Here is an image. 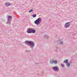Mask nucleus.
<instances>
[{
    "label": "nucleus",
    "mask_w": 77,
    "mask_h": 77,
    "mask_svg": "<svg viewBox=\"0 0 77 77\" xmlns=\"http://www.w3.org/2000/svg\"><path fill=\"white\" fill-rule=\"evenodd\" d=\"M71 63V61L69 62V63H67L66 64V65L67 67L69 68V67H70V64Z\"/></svg>",
    "instance_id": "nucleus-8"
},
{
    "label": "nucleus",
    "mask_w": 77,
    "mask_h": 77,
    "mask_svg": "<svg viewBox=\"0 0 77 77\" xmlns=\"http://www.w3.org/2000/svg\"><path fill=\"white\" fill-rule=\"evenodd\" d=\"M61 66L63 67H63L65 66L64 64H61Z\"/></svg>",
    "instance_id": "nucleus-16"
},
{
    "label": "nucleus",
    "mask_w": 77,
    "mask_h": 77,
    "mask_svg": "<svg viewBox=\"0 0 77 77\" xmlns=\"http://www.w3.org/2000/svg\"><path fill=\"white\" fill-rule=\"evenodd\" d=\"M8 3H5V6H7V7H8V6H11V4H8Z\"/></svg>",
    "instance_id": "nucleus-10"
},
{
    "label": "nucleus",
    "mask_w": 77,
    "mask_h": 77,
    "mask_svg": "<svg viewBox=\"0 0 77 77\" xmlns=\"http://www.w3.org/2000/svg\"><path fill=\"white\" fill-rule=\"evenodd\" d=\"M32 16L33 18H35V17H36V14H34L32 15Z\"/></svg>",
    "instance_id": "nucleus-15"
},
{
    "label": "nucleus",
    "mask_w": 77,
    "mask_h": 77,
    "mask_svg": "<svg viewBox=\"0 0 77 77\" xmlns=\"http://www.w3.org/2000/svg\"><path fill=\"white\" fill-rule=\"evenodd\" d=\"M25 43V44L29 45L30 47L32 49L33 48V47L35 45L34 43L32 41H26Z\"/></svg>",
    "instance_id": "nucleus-1"
},
{
    "label": "nucleus",
    "mask_w": 77,
    "mask_h": 77,
    "mask_svg": "<svg viewBox=\"0 0 77 77\" xmlns=\"http://www.w3.org/2000/svg\"><path fill=\"white\" fill-rule=\"evenodd\" d=\"M52 69L54 71H59V67L57 66H55L52 68Z\"/></svg>",
    "instance_id": "nucleus-4"
},
{
    "label": "nucleus",
    "mask_w": 77,
    "mask_h": 77,
    "mask_svg": "<svg viewBox=\"0 0 77 77\" xmlns=\"http://www.w3.org/2000/svg\"><path fill=\"white\" fill-rule=\"evenodd\" d=\"M36 32V30L33 29H31V33H35Z\"/></svg>",
    "instance_id": "nucleus-9"
},
{
    "label": "nucleus",
    "mask_w": 77,
    "mask_h": 77,
    "mask_svg": "<svg viewBox=\"0 0 77 77\" xmlns=\"http://www.w3.org/2000/svg\"><path fill=\"white\" fill-rule=\"evenodd\" d=\"M57 42H59V44H60V45H62L63 44V42H62V41L60 40H58L57 41Z\"/></svg>",
    "instance_id": "nucleus-7"
},
{
    "label": "nucleus",
    "mask_w": 77,
    "mask_h": 77,
    "mask_svg": "<svg viewBox=\"0 0 77 77\" xmlns=\"http://www.w3.org/2000/svg\"><path fill=\"white\" fill-rule=\"evenodd\" d=\"M41 18L39 17L34 22L35 24L36 25H39L41 22Z\"/></svg>",
    "instance_id": "nucleus-2"
},
{
    "label": "nucleus",
    "mask_w": 77,
    "mask_h": 77,
    "mask_svg": "<svg viewBox=\"0 0 77 77\" xmlns=\"http://www.w3.org/2000/svg\"><path fill=\"white\" fill-rule=\"evenodd\" d=\"M11 18H12V16H8V21L6 23L7 24H11Z\"/></svg>",
    "instance_id": "nucleus-3"
},
{
    "label": "nucleus",
    "mask_w": 77,
    "mask_h": 77,
    "mask_svg": "<svg viewBox=\"0 0 77 77\" xmlns=\"http://www.w3.org/2000/svg\"><path fill=\"white\" fill-rule=\"evenodd\" d=\"M70 24V22H69L66 23L64 25L65 27H66V28H68V27H69V26H70V24Z\"/></svg>",
    "instance_id": "nucleus-5"
},
{
    "label": "nucleus",
    "mask_w": 77,
    "mask_h": 77,
    "mask_svg": "<svg viewBox=\"0 0 77 77\" xmlns=\"http://www.w3.org/2000/svg\"><path fill=\"white\" fill-rule=\"evenodd\" d=\"M53 60H51L49 61V62L51 64H53Z\"/></svg>",
    "instance_id": "nucleus-12"
},
{
    "label": "nucleus",
    "mask_w": 77,
    "mask_h": 77,
    "mask_svg": "<svg viewBox=\"0 0 77 77\" xmlns=\"http://www.w3.org/2000/svg\"><path fill=\"white\" fill-rule=\"evenodd\" d=\"M33 9H31L28 12L29 13H30V12H33Z\"/></svg>",
    "instance_id": "nucleus-14"
},
{
    "label": "nucleus",
    "mask_w": 77,
    "mask_h": 77,
    "mask_svg": "<svg viewBox=\"0 0 77 77\" xmlns=\"http://www.w3.org/2000/svg\"><path fill=\"white\" fill-rule=\"evenodd\" d=\"M27 32L28 33H32V29L30 28L27 29Z\"/></svg>",
    "instance_id": "nucleus-6"
},
{
    "label": "nucleus",
    "mask_w": 77,
    "mask_h": 77,
    "mask_svg": "<svg viewBox=\"0 0 77 77\" xmlns=\"http://www.w3.org/2000/svg\"><path fill=\"white\" fill-rule=\"evenodd\" d=\"M63 63H68V60H65L63 61Z\"/></svg>",
    "instance_id": "nucleus-11"
},
{
    "label": "nucleus",
    "mask_w": 77,
    "mask_h": 77,
    "mask_svg": "<svg viewBox=\"0 0 77 77\" xmlns=\"http://www.w3.org/2000/svg\"><path fill=\"white\" fill-rule=\"evenodd\" d=\"M53 63L54 64H57V62L56 60H54Z\"/></svg>",
    "instance_id": "nucleus-13"
}]
</instances>
